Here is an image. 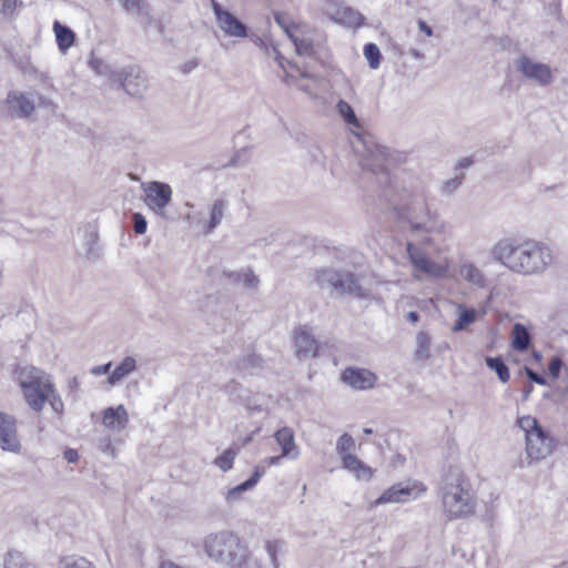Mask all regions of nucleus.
Instances as JSON below:
<instances>
[{
    "mask_svg": "<svg viewBox=\"0 0 568 568\" xmlns=\"http://www.w3.org/2000/svg\"><path fill=\"white\" fill-rule=\"evenodd\" d=\"M383 199L387 202L388 209L395 211L397 216L407 222L412 232H425L448 234V224L439 219L436 210L428 204L426 192L423 187L412 190L403 187L399 190L398 181L390 186L383 189Z\"/></svg>",
    "mask_w": 568,
    "mask_h": 568,
    "instance_id": "nucleus-1",
    "label": "nucleus"
},
{
    "mask_svg": "<svg viewBox=\"0 0 568 568\" xmlns=\"http://www.w3.org/2000/svg\"><path fill=\"white\" fill-rule=\"evenodd\" d=\"M490 256L510 272L524 276L540 275L552 263L551 248L535 240L503 239L491 247Z\"/></svg>",
    "mask_w": 568,
    "mask_h": 568,
    "instance_id": "nucleus-2",
    "label": "nucleus"
},
{
    "mask_svg": "<svg viewBox=\"0 0 568 568\" xmlns=\"http://www.w3.org/2000/svg\"><path fill=\"white\" fill-rule=\"evenodd\" d=\"M442 507L448 520L470 517L477 506V496L468 476L459 468L452 467L439 486Z\"/></svg>",
    "mask_w": 568,
    "mask_h": 568,
    "instance_id": "nucleus-3",
    "label": "nucleus"
},
{
    "mask_svg": "<svg viewBox=\"0 0 568 568\" xmlns=\"http://www.w3.org/2000/svg\"><path fill=\"white\" fill-rule=\"evenodd\" d=\"M204 550L215 562L232 568L241 567L247 559V548L240 537L230 530L207 535L204 539Z\"/></svg>",
    "mask_w": 568,
    "mask_h": 568,
    "instance_id": "nucleus-4",
    "label": "nucleus"
},
{
    "mask_svg": "<svg viewBox=\"0 0 568 568\" xmlns=\"http://www.w3.org/2000/svg\"><path fill=\"white\" fill-rule=\"evenodd\" d=\"M19 386L22 390L27 405L36 413H40L52 392L54 383L52 377L44 371L29 366L19 372Z\"/></svg>",
    "mask_w": 568,
    "mask_h": 568,
    "instance_id": "nucleus-5",
    "label": "nucleus"
},
{
    "mask_svg": "<svg viewBox=\"0 0 568 568\" xmlns=\"http://www.w3.org/2000/svg\"><path fill=\"white\" fill-rule=\"evenodd\" d=\"M517 424L525 434L526 454L530 462L541 460L551 453L552 439L536 417L530 415L519 417Z\"/></svg>",
    "mask_w": 568,
    "mask_h": 568,
    "instance_id": "nucleus-6",
    "label": "nucleus"
},
{
    "mask_svg": "<svg viewBox=\"0 0 568 568\" xmlns=\"http://www.w3.org/2000/svg\"><path fill=\"white\" fill-rule=\"evenodd\" d=\"M364 151L359 159L361 166L371 171L378 176V183L385 186L394 185L397 180L393 179L388 171L389 150L374 143L373 141H364Z\"/></svg>",
    "mask_w": 568,
    "mask_h": 568,
    "instance_id": "nucleus-7",
    "label": "nucleus"
},
{
    "mask_svg": "<svg viewBox=\"0 0 568 568\" xmlns=\"http://www.w3.org/2000/svg\"><path fill=\"white\" fill-rule=\"evenodd\" d=\"M406 252L413 266L415 277H418V273L434 280H442L448 276L450 265L447 257L433 260L412 242L406 244Z\"/></svg>",
    "mask_w": 568,
    "mask_h": 568,
    "instance_id": "nucleus-8",
    "label": "nucleus"
},
{
    "mask_svg": "<svg viewBox=\"0 0 568 568\" xmlns=\"http://www.w3.org/2000/svg\"><path fill=\"white\" fill-rule=\"evenodd\" d=\"M314 282L321 288H331L338 294L361 295V286L352 272L323 267L315 272Z\"/></svg>",
    "mask_w": 568,
    "mask_h": 568,
    "instance_id": "nucleus-9",
    "label": "nucleus"
},
{
    "mask_svg": "<svg viewBox=\"0 0 568 568\" xmlns=\"http://www.w3.org/2000/svg\"><path fill=\"white\" fill-rule=\"evenodd\" d=\"M426 491L424 484L417 480H406L397 483L387 488L377 499H375L371 507L375 508L386 504H404L415 500Z\"/></svg>",
    "mask_w": 568,
    "mask_h": 568,
    "instance_id": "nucleus-10",
    "label": "nucleus"
},
{
    "mask_svg": "<svg viewBox=\"0 0 568 568\" xmlns=\"http://www.w3.org/2000/svg\"><path fill=\"white\" fill-rule=\"evenodd\" d=\"M515 68L526 80L542 88L550 85L555 79L549 64L536 61L526 54H521L515 60Z\"/></svg>",
    "mask_w": 568,
    "mask_h": 568,
    "instance_id": "nucleus-11",
    "label": "nucleus"
},
{
    "mask_svg": "<svg viewBox=\"0 0 568 568\" xmlns=\"http://www.w3.org/2000/svg\"><path fill=\"white\" fill-rule=\"evenodd\" d=\"M21 447L16 417L0 412V448L4 452L19 454Z\"/></svg>",
    "mask_w": 568,
    "mask_h": 568,
    "instance_id": "nucleus-12",
    "label": "nucleus"
},
{
    "mask_svg": "<svg viewBox=\"0 0 568 568\" xmlns=\"http://www.w3.org/2000/svg\"><path fill=\"white\" fill-rule=\"evenodd\" d=\"M172 189L169 184L152 181L145 189V204L159 215H164V210L172 200Z\"/></svg>",
    "mask_w": 568,
    "mask_h": 568,
    "instance_id": "nucleus-13",
    "label": "nucleus"
},
{
    "mask_svg": "<svg viewBox=\"0 0 568 568\" xmlns=\"http://www.w3.org/2000/svg\"><path fill=\"white\" fill-rule=\"evenodd\" d=\"M212 10L214 12L219 28L227 36L235 38L247 37L246 26L233 13L224 10L216 0H212Z\"/></svg>",
    "mask_w": 568,
    "mask_h": 568,
    "instance_id": "nucleus-14",
    "label": "nucleus"
},
{
    "mask_svg": "<svg viewBox=\"0 0 568 568\" xmlns=\"http://www.w3.org/2000/svg\"><path fill=\"white\" fill-rule=\"evenodd\" d=\"M118 79L124 91L132 97H141L148 87L145 72L136 65L123 68Z\"/></svg>",
    "mask_w": 568,
    "mask_h": 568,
    "instance_id": "nucleus-15",
    "label": "nucleus"
},
{
    "mask_svg": "<svg viewBox=\"0 0 568 568\" xmlns=\"http://www.w3.org/2000/svg\"><path fill=\"white\" fill-rule=\"evenodd\" d=\"M341 379L356 390H367L374 387L377 376L366 368L347 367L342 372Z\"/></svg>",
    "mask_w": 568,
    "mask_h": 568,
    "instance_id": "nucleus-16",
    "label": "nucleus"
},
{
    "mask_svg": "<svg viewBox=\"0 0 568 568\" xmlns=\"http://www.w3.org/2000/svg\"><path fill=\"white\" fill-rule=\"evenodd\" d=\"M294 343L298 358L305 359L317 356L318 344L308 327L303 326L295 332Z\"/></svg>",
    "mask_w": 568,
    "mask_h": 568,
    "instance_id": "nucleus-17",
    "label": "nucleus"
},
{
    "mask_svg": "<svg viewBox=\"0 0 568 568\" xmlns=\"http://www.w3.org/2000/svg\"><path fill=\"white\" fill-rule=\"evenodd\" d=\"M8 109L11 116L28 118L34 111V102L30 94L12 91L7 97Z\"/></svg>",
    "mask_w": 568,
    "mask_h": 568,
    "instance_id": "nucleus-18",
    "label": "nucleus"
},
{
    "mask_svg": "<svg viewBox=\"0 0 568 568\" xmlns=\"http://www.w3.org/2000/svg\"><path fill=\"white\" fill-rule=\"evenodd\" d=\"M274 439L281 447L282 456H285V458L290 460H296L300 457L301 450L296 444L295 434L292 428L284 426L277 429L274 433Z\"/></svg>",
    "mask_w": 568,
    "mask_h": 568,
    "instance_id": "nucleus-19",
    "label": "nucleus"
},
{
    "mask_svg": "<svg viewBox=\"0 0 568 568\" xmlns=\"http://www.w3.org/2000/svg\"><path fill=\"white\" fill-rule=\"evenodd\" d=\"M329 18L343 26L358 28L364 22V17L358 11L346 6H333L325 9Z\"/></svg>",
    "mask_w": 568,
    "mask_h": 568,
    "instance_id": "nucleus-20",
    "label": "nucleus"
},
{
    "mask_svg": "<svg viewBox=\"0 0 568 568\" xmlns=\"http://www.w3.org/2000/svg\"><path fill=\"white\" fill-rule=\"evenodd\" d=\"M102 424L112 432H121L129 424V414L124 405L108 407L103 410Z\"/></svg>",
    "mask_w": 568,
    "mask_h": 568,
    "instance_id": "nucleus-21",
    "label": "nucleus"
},
{
    "mask_svg": "<svg viewBox=\"0 0 568 568\" xmlns=\"http://www.w3.org/2000/svg\"><path fill=\"white\" fill-rule=\"evenodd\" d=\"M342 465L343 468L353 473L357 480L369 481L374 476V470L362 460H359L355 455L348 454L343 457Z\"/></svg>",
    "mask_w": 568,
    "mask_h": 568,
    "instance_id": "nucleus-22",
    "label": "nucleus"
},
{
    "mask_svg": "<svg viewBox=\"0 0 568 568\" xmlns=\"http://www.w3.org/2000/svg\"><path fill=\"white\" fill-rule=\"evenodd\" d=\"M459 276L468 284L478 288H486L488 286L487 277L484 272L474 263L464 262L458 268Z\"/></svg>",
    "mask_w": 568,
    "mask_h": 568,
    "instance_id": "nucleus-23",
    "label": "nucleus"
},
{
    "mask_svg": "<svg viewBox=\"0 0 568 568\" xmlns=\"http://www.w3.org/2000/svg\"><path fill=\"white\" fill-rule=\"evenodd\" d=\"M264 474H265V469L261 466H256L254 468L253 474L251 475V477L248 479H246L242 484L229 489V491L226 493V497H225L226 500L229 503H235V501L240 500L242 493L252 489L258 483V480L261 479V477Z\"/></svg>",
    "mask_w": 568,
    "mask_h": 568,
    "instance_id": "nucleus-24",
    "label": "nucleus"
},
{
    "mask_svg": "<svg viewBox=\"0 0 568 568\" xmlns=\"http://www.w3.org/2000/svg\"><path fill=\"white\" fill-rule=\"evenodd\" d=\"M229 207V202L224 199L215 200L211 205L210 219L203 223L202 230L205 234L213 233L222 222L224 214Z\"/></svg>",
    "mask_w": 568,
    "mask_h": 568,
    "instance_id": "nucleus-25",
    "label": "nucleus"
},
{
    "mask_svg": "<svg viewBox=\"0 0 568 568\" xmlns=\"http://www.w3.org/2000/svg\"><path fill=\"white\" fill-rule=\"evenodd\" d=\"M136 369V359L132 356L124 357L119 365L109 374L106 383L110 386L116 385L123 378Z\"/></svg>",
    "mask_w": 568,
    "mask_h": 568,
    "instance_id": "nucleus-26",
    "label": "nucleus"
},
{
    "mask_svg": "<svg viewBox=\"0 0 568 568\" xmlns=\"http://www.w3.org/2000/svg\"><path fill=\"white\" fill-rule=\"evenodd\" d=\"M59 50L65 53L74 43L75 34L67 26L55 20L52 26Z\"/></svg>",
    "mask_w": 568,
    "mask_h": 568,
    "instance_id": "nucleus-27",
    "label": "nucleus"
},
{
    "mask_svg": "<svg viewBox=\"0 0 568 568\" xmlns=\"http://www.w3.org/2000/svg\"><path fill=\"white\" fill-rule=\"evenodd\" d=\"M274 20L288 38L293 37L296 32H300L303 28H305V26L297 23L287 12L275 11Z\"/></svg>",
    "mask_w": 568,
    "mask_h": 568,
    "instance_id": "nucleus-28",
    "label": "nucleus"
},
{
    "mask_svg": "<svg viewBox=\"0 0 568 568\" xmlns=\"http://www.w3.org/2000/svg\"><path fill=\"white\" fill-rule=\"evenodd\" d=\"M530 345V334L527 328L519 323H516L513 328L511 346L518 352H525Z\"/></svg>",
    "mask_w": 568,
    "mask_h": 568,
    "instance_id": "nucleus-29",
    "label": "nucleus"
},
{
    "mask_svg": "<svg viewBox=\"0 0 568 568\" xmlns=\"http://www.w3.org/2000/svg\"><path fill=\"white\" fill-rule=\"evenodd\" d=\"M458 318L456 320L453 332H462L466 329L470 324L476 321V311L474 308H467L463 304L457 305Z\"/></svg>",
    "mask_w": 568,
    "mask_h": 568,
    "instance_id": "nucleus-30",
    "label": "nucleus"
},
{
    "mask_svg": "<svg viewBox=\"0 0 568 568\" xmlns=\"http://www.w3.org/2000/svg\"><path fill=\"white\" fill-rule=\"evenodd\" d=\"M415 359L425 362L430 357V337L426 332H418L415 339Z\"/></svg>",
    "mask_w": 568,
    "mask_h": 568,
    "instance_id": "nucleus-31",
    "label": "nucleus"
},
{
    "mask_svg": "<svg viewBox=\"0 0 568 568\" xmlns=\"http://www.w3.org/2000/svg\"><path fill=\"white\" fill-rule=\"evenodd\" d=\"M485 363L487 367L496 373L501 383H507L510 378L508 366L505 364L501 357H486Z\"/></svg>",
    "mask_w": 568,
    "mask_h": 568,
    "instance_id": "nucleus-32",
    "label": "nucleus"
},
{
    "mask_svg": "<svg viewBox=\"0 0 568 568\" xmlns=\"http://www.w3.org/2000/svg\"><path fill=\"white\" fill-rule=\"evenodd\" d=\"M263 359L261 356L250 354L244 356L237 362V369L247 374L254 375L262 368Z\"/></svg>",
    "mask_w": 568,
    "mask_h": 568,
    "instance_id": "nucleus-33",
    "label": "nucleus"
},
{
    "mask_svg": "<svg viewBox=\"0 0 568 568\" xmlns=\"http://www.w3.org/2000/svg\"><path fill=\"white\" fill-rule=\"evenodd\" d=\"M290 39L293 41L297 54L311 57L314 53L313 43L311 39L304 37L302 34V30L300 32H296Z\"/></svg>",
    "mask_w": 568,
    "mask_h": 568,
    "instance_id": "nucleus-34",
    "label": "nucleus"
},
{
    "mask_svg": "<svg viewBox=\"0 0 568 568\" xmlns=\"http://www.w3.org/2000/svg\"><path fill=\"white\" fill-rule=\"evenodd\" d=\"M59 568H95V566L85 557L72 555L61 558Z\"/></svg>",
    "mask_w": 568,
    "mask_h": 568,
    "instance_id": "nucleus-35",
    "label": "nucleus"
},
{
    "mask_svg": "<svg viewBox=\"0 0 568 568\" xmlns=\"http://www.w3.org/2000/svg\"><path fill=\"white\" fill-rule=\"evenodd\" d=\"M363 54L368 62L371 69L376 70L381 65V50L377 44L369 42L364 45Z\"/></svg>",
    "mask_w": 568,
    "mask_h": 568,
    "instance_id": "nucleus-36",
    "label": "nucleus"
},
{
    "mask_svg": "<svg viewBox=\"0 0 568 568\" xmlns=\"http://www.w3.org/2000/svg\"><path fill=\"white\" fill-rule=\"evenodd\" d=\"M122 11L126 14L140 16L142 14L148 4L145 0H116Z\"/></svg>",
    "mask_w": 568,
    "mask_h": 568,
    "instance_id": "nucleus-37",
    "label": "nucleus"
},
{
    "mask_svg": "<svg viewBox=\"0 0 568 568\" xmlns=\"http://www.w3.org/2000/svg\"><path fill=\"white\" fill-rule=\"evenodd\" d=\"M336 108H337L339 115L344 119V121L347 124L356 126V128L359 126V121H358L352 105L348 102H346L344 100H339Z\"/></svg>",
    "mask_w": 568,
    "mask_h": 568,
    "instance_id": "nucleus-38",
    "label": "nucleus"
},
{
    "mask_svg": "<svg viewBox=\"0 0 568 568\" xmlns=\"http://www.w3.org/2000/svg\"><path fill=\"white\" fill-rule=\"evenodd\" d=\"M464 180V174L457 175L453 179L444 181L439 187V192L443 196L450 197L459 189Z\"/></svg>",
    "mask_w": 568,
    "mask_h": 568,
    "instance_id": "nucleus-39",
    "label": "nucleus"
},
{
    "mask_svg": "<svg viewBox=\"0 0 568 568\" xmlns=\"http://www.w3.org/2000/svg\"><path fill=\"white\" fill-rule=\"evenodd\" d=\"M235 456V452L227 448L222 453V455L215 458L214 464L223 471H227L233 467Z\"/></svg>",
    "mask_w": 568,
    "mask_h": 568,
    "instance_id": "nucleus-40",
    "label": "nucleus"
},
{
    "mask_svg": "<svg viewBox=\"0 0 568 568\" xmlns=\"http://www.w3.org/2000/svg\"><path fill=\"white\" fill-rule=\"evenodd\" d=\"M354 446H355V442H354L353 437L349 434L344 433L337 439L336 452L341 457H343L345 455L351 454V450L354 448Z\"/></svg>",
    "mask_w": 568,
    "mask_h": 568,
    "instance_id": "nucleus-41",
    "label": "nucleus"
},
{
    "mask_svg": "<svg viewBox=\"0 0 568 568\" xmlns=\"http://www.w3.org/2000/svg\"><path fill=\"white\" fill-rule=\"evenodd\" d=\"M4 568H29L22 554L9 551L4 560Z\"/></svg>",
    "mask_w": 568,
    "mask_h": 568,
    "instance_id": "nucleus-42",
    "label": "nucleus"
},
{
    "mask_svg": "<svg viewBox=\"0 0 568 568\" xmlns=\"http://www.w3.org/2000/svg\"><path fill=\"white\" fill-rule=\"evenodd\" d=\"M47 402L50 404L53 412L60 414L63 410V402L55 386H53L52 392L49 393Z\"/></svg>",
    "mask_w": 568,
    "mask_h": 568,
    "instance_id": "nucleus-43",
    "label": "nucleus"
},
{
    "mask_svg": "<svg viewBox=\"0 0 568 568\" xmlns=\"http://www.w3.org/2000/svg\"><path fill=\"white\" fill-rule=\"evenodd\" d=\"M265 550H266V552L268 555V558H270L272 565L275 568H277L278 567L277 552L280 550L277 541L267 540L265 542Z\"/></svg>",
    "mask_w": 568,
    "mask_h": 568,
    "instance_id": "nucleus-44",
    "label": "nucleus"
},
{
    "mask_svg": "<svg viewBox=\"0 0 568 568\" xmlns=\"http://www.w3.org/2000/svg\"><path fill=\"white\" fill-rule=\"evenodd\" d=\"M243 284L251 290H256L260 284L258 277L254 274V272L250 268L243 271Z\"/></svg>",
    "mask_w": 568,
    "mask_h": 568,
    "instance_id": "nucleus-45",
    "label": "nucleus"
},
{
    "mask_svg": "<svg viewBox=\"0 0 568 568\" xmlns=\"http://www.w3.org/2000/svg\"><path fill=\"white\" fill-rule=\"evenodd\" d=\"M148 222L143 214L136 212L133 214V229L136 234H144L146 232Z\"/></svg>",
    "mask_w": 568,
    "mask_h": 568,
    "instance_id": "nucleus-46",
    "label": "nucleus"
},
{
    "mask_svg": "<svg viewBox=\"0 0 568 568\" xmlns=\"http://www.w3.org/2000/svg\"><path fill=\"white\" fill-rule=\"evenodd\" d=\"M18 0H0V12L7 17L11 18L17 9Z\"/></svg>",
    "mask_w": 568,
    "mask_h": 568,
    "instance_id": "nucleus-47",
    "label": "nucleus"
},
{
    "mask_svg": "<svg viewBox=\"0 0 568 568\" xmlns=\"http://www.w3.org/2000/svg\"><path fill=\"white\" fill-rule=\"evenodd\" d=\"M90 65L100 75H108L110 72V65L101 59H92Z\"/></svg>",
    "mask_w": 568,
    "mask_h": 568,
    "instance_id": "nucleus-48",
    "label": "nucleus"
},
{
    "mask_svg": "<svg viewBox=\"0 0 568 568\" xmlns=\"http://www.w3.org/2000/svg\"><path fill=\"white\" fill-rule=\"evenodd\" d=\"M561 366H562V362L559 357L556 356V357L551 358L549 366H548V371L554 379H557L559 377Z\"/></svg>",
    "mask_w": 568,
    "mask_h": 568,
    "instance_id": "nucleus-49",
    "label": "nucleus"
},
{
    "mask_svg": "<svg viewBox=\"0 0 568 568\" xmlns=\"http://www.w3.org/2000/svg\"><path fill=\"white\" fill-rule=\"evenodd\" d=\"M525 373L531 382L542 386L547 385L546 378L542 375L532 371L531 368L525 367Z\"/></svg>",
    "mask_w": 568,
    "mask_h": 568,
    "instance_id": "nucleus-50",
    "label": "nucleus"
},
{
    "mask_svg": "<svg viewBox=\"0 0 568 568\" xmlns=\"http://www.w3.org/2000/svg\"><path fill=\"white\" fill-rule=\"evenodd\" d=\"M112 362H108L103 365L93 366L90 369V374L93 376H101L108 373H111Z\"/></svg>",
    "mask_w": 568,
    "mask_h": 568,
    "instance_id": "nucleus-51",
    "label": "nucleus"
},
{
    "mask_svg": "<svg viewBox=\"0 0 568 568\" xmlns=\"http://www.w3.org/2000/svg\"><path fill=\"white\" fill-rule=\"evenodd\" d=\"M63 455L68 463L74 464L79 460V454L77 449L68 448L64 450Z\"/></svg>",
    "mask_w": 568,
    "mask_h": 568,
    "instance_id": "nucleus-52",
    "label": "nucleus"
},
{
    "mask_svg": "<svg viewBox=\"0 0 568 568\" xmlns=\"http://www.w3.org/2000/svg\"><path fill=\"white\" fill-rule=\"evenodd\" d=\"M417 24H418L419 31L425 33L427 37H432L434 34L432 27L428 26V23L425 20L419 19L417 21Z\"/></svg>",
    "mask_w": 568,
    "mask_h": 568,
    "instance_id": "nucleus-53",
    "label": "nucleus"
},
{
    "mask_svg": "<svg viewBox=\"0 0 568 568\" xmlns=\"http://www.w3.org/2000/svg\"><path fill=\"white\" fill-rule=\"evenodd\" d=\"M224 274L233 282L241 283L243 280V271L224 272Z\"/></svg>",
    "mask_w": 568,
    "mask_h": 568,
    "instance_id": "nucleus-54",
    "label": "nucleus"
},
{
    "mask_svg": "<svg viewBox=\"0 0 568 568\" xmlns=\"http://www.w3.org/2000/svg\"><path fill=\"white\" fill-rule=\"evenodd\" d=\"M285 458V456H282L278 455V456H272V457H268L264 460V463L267 465V466H278L282 462V459Z\"/></svg>",
    "mask_w": 568,
    "mask_h": 568,
    "instance_id": "nucleus-55",
    "label": "nucleus"
},
{
    "mask_svg": "<svg viewBox=\"0 0 568 568\" xmlns=\"http://www.w3.org/2000/svg\"><path fill=\"white\" fill-rule=\"evenodd\" d=\"M95 242H97L95 236L93 234H91L90 237H89V241H88V243L90 244V248L87 252V255L90 256V257H93V258L97 257V255L93 252V244H95Z\"/></svg>",
    "mask_w": 568,
    "mask_h": 568,
    "instance_id": "nucleus-56",
    "label": "nucleus"
},
{
    "mask_svg": "<svg viewBox=\"0 0 568 568\" xmlns=\"http://www.w3.org/2000/svg\"><path fill=\"white\" fill-rule=\"evenodd\" d=\"M408 54L415 59V60H422L424 59V53L422 51H419L418 49H415V48H410L408 50Z\"/></svg>",
    "mask_w": 568,
    "mask_h": 568,
    "instance_id": "nucleus-57",
    "label": "nucleus"
},
{
    "mask_svg": "<svg viewBox=\"0 0 568 568\" xmlns=\"http://www.w3.org/2000/svg\"><path fill=\"white\" fill-rule=\"evenodd\" d=\"M471 163H473V161L469 158H463L462 160L458 161L456 168L457 169H467L468 166H470Z\"/></svg>",
    "mask_w": 568,
    "mask_h": 568,
    "instance_id": "nucleus-58",
    "label": "nucleus"
},
{
    "mask_svg": "<svg viewBox=\"0 0 568 568\" xmlns=\"http://www.w3.org/2000/svg\"><path fill=\"white\" fill-rule=\"evenodd\" d=\"M252 41H254L256 45L264 48L266 51H268L266 42L261 37L255 36L252 38Z\"/></svg>",
    "mask_w": 568,
    "mask_h": 568,
    "instance_id": "nucleus-59",
    "label": "nucleus"
},
{
    "mask_svg": "<svg viewBox=\"0 0 568 568\" xmlns=\"http://www.w3.org/2000/svg\"><path fill=\"white\" fill-rule=\"evenodd\" d=\"M102 449H103V452L109 453L111 456H114V447L112 446L110 439L106 440V443Z\"/></svg>",
    "mask_w": 568,
    "mask_h": 568,
    "instance_id": "nucleus-60",
    "label": "nucleus"
},
{
    "mask_svg": "<svg viewBox=\"0 0 568 568\" xmlns=\"http://www.w3.org/2000/svg\"><path fill=\"white\" fill-rule=\"evenodd\" d=\"M407 317H408V321L412 322V323H417L418 320H419L418 313L414 312V311L409 312Z\"/></svg>",
    "mask_w": 568,
    "mask_h": 568,
    "instance_id": "nucleus-61",
    "label": "nucleus"
},
{
    "mask_svg": "<svg viewBox=\"0 0 568 568\" xmlns=\"http://www.w3.org/2000/svg\"><path fill=\"white\" fill-rule=\"evenodd\" d=\"M272 53L274 54V59L278 61L280 64H282L281 62V53L280 51L275 48V47H272Z\"/></svg>",
    "mask_w": 568,
    "mask_h": 568,
    "instance_id": "nucleus-62",
    "label": "nucleus"
},
{
    "mask_svg": "<svg viewBox=\"0 0 568 568\" xmlns=\"http://www.w3.org/2000/svg\"><path fill=\"white\" fill-rule=\"evenodd\" d=\"M69 386H70L71 389H75L78 387V379H77V377H73L70 381Z\"/></svg>",
    "mask_w": 568,
    "mask_h": 568,
    "instance_id": "nucleus-63",
    "label": "nucleus"
},
{
    "mask_svg": "<svg viewBox=\"0 0 568 568\" xmlns=\"http://www.w3.org/2000/svg\"><path fill=\"white\" fill-rule=\"evenodd\" d=\"M532 390V386H529L525 392H524V399H528L530 393Z\"/></svg>",
    "mask_w": 568,
    "mask_h": 568,
    "instance_id": "nucleus-64",
    "label": "nucleus"
}]
</instances>
